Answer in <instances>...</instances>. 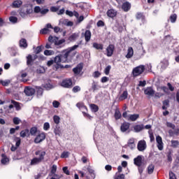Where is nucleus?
Wrapping results in <instances>:
<instances>
[{"instance_id": "29", "label": "nucleus", "mask_w": 179, "mask_h": 179, "mask_svg": "<svg viewBox=\"0 0 179 179\" xmlns=\"http://www.w3.org/2000/svg\"><path fill=\"white\" fill-rule=\"evenodd\" d=\"M139 118V114L129 115L128 121L135 122Z\"/></svg>"}, {"instance_id": "61", "label": "nucleus", "mask_w": 179, "mask_h": 179, "mask_svg": "<svg viewBox=\"0 0 179 179\" xmlns=\"http://www.w3.org/2000/svg\"><path fill=\"white\" fill-rule=\"evenodd\" d=\"M108 80H110V78L106 76H103L101 79V83H106L108 82Z\"/></svg>"}, {"instance_id": "54", "label": "nucleus", "mask_w": 179, "mask_h": 179, "mask_svg": "<svg viewBox=\"0 0 179 179\" xmlns=\"http://www.w3.org/2000/svg\"><path fill=\"white\" fill-rule=\"evenodd\" d=\"M60 120H61V118L58 115H55L53 117V120H54L55 124H59Z\"/></svg>"}, {"instance_id": "23", "label": "nucleus", "mask_w": 179, "mask_h": 179, "mask_svg": "<svg viewBox=\"0 0 179 179\" xmlns=\"http://www.w3.org/2000/svg\"><path fill=\"white\" fill-rule=\"evenodd\" d=\"M170 107V100L165 99L162 101V110H167Z\"/></svg>"}, {"instance_id": "56", "label": "nucleus", "mask_w": 179, "mask_h": 179, "mask_svg": "<svg viewBox=\"0 0 179 179\" xmlns=\"http://www.w3.org/2000/svg\"><path fill=\"white\" fill-rule=\"evenodd\" d=\"M57 39V37H53L52 36H50L48 37L49 43H55V41H56Z\"/></svg>"}, {"instance_id": "39", "label": "nucleus", "mask_w": 179, "mask_h": 179, "mask_svg": "<svg viewBox=\"0 0 179 179\" xmlns=\"http://www.w3.org/2000/svg\"><path fill=\"white\" fill-rule=\"evenodd\" d=\"M93 47L94 48H96V50H103V44L97 43H93Z\"/></svg>"}, {"instance_id": "7", "label": "nucleus", "mask_w": 179, "mask_h": 179, "mask_svg": "<svg viewBox=\"0 0 179 179\" xmlns=\"http://www.w3.org/2000/svg\"><path fill=\"white\" fill-rule=\"evenodd\" d=\"M24 93L28 96H33L36 93V90L31 87H26Z\"/></svg>"}, {"instance_id": "45", "label": "nucleus", "mask_w": 179, "mask_h": 179, "mask_svg": "<svg viewBox=\"0 0 179 179\" xmlns=\"http://www.w3.org/2000/svg\"><path fill=\"white\" fill-rule=\"evenodd\" d=\"M69 155H70L69 152H68V151H64V152H63L62 153L60 157H61L62 159H68V157H69Z\"/></svg>"}, {"instance_id": "49", "label": "nucleus", "mask_w": 179, "mask_h": 179, "mask_svg": "<svg viewBox=\"0 0 179 179\" xmlns=\"http://www.w3.org/2000/svg\"><path fill=\"white\" fill-rule=\"evenodd\" d=\"M64 43H65V39H61L58 41V38H57L55 41V45H61V44H64Z\"/></svg>"}, {"instance_id": "46", "label": "nucleus", "mask_w": 179, "mask_h": 179, "mask_svg": "<svg viewBox=\"0 0 179 179\" xmlns=\"http://www.w3.org/2000/svg\"><path fill=\"white\" fill-rule=\"evenodd\" d=\"M43 92L44 90H43V88H41V87H36L37 96H43Z\"/></svg>"}, {"instance_id": "37", "label": "nucleus", "mask_w": 179, "mask_h": 179, "mask_svg": "<svg viewBox=\"0 0 179 179\" xmlns=\"http://www.w3.org/2000/svg\"><path fill=\"white\" fill-rule=\"evenodd\" d=\"M38 129L36 127H33L29 130V135H31L32 136H36V134H37Z\"/></svg>"}, {"instance_id": "60", "label": "nucleus", "mask_w": 179, "mask_h": 179, "mask_svg": "<svg viewBox=\"0 0 179 179\" xmlns=\"http://www.w3.org/2000/svg\"><path fill=\"white\" fill-rule=\"evenodd\" d=\"M72 91L73 93H78V92H80V87L76 85L74 87H73Z\"/></svg>"}, {"instance_id": "4", "label": "nucleus", "mask_w": 179, "mask_h": 179, "mask_svg": "<svg viewBox=\"0 0 179 179\" xmlns=\"http://www.w3.org/2000/svg\"><path fill=\"white\" fill-rule=\"evenodd\" d=\"M72 80L71 78L69 79H64L61 83V86L62 87H65L66 89H71L72 88Z\"/></svg>"}, {"instance_id": "52", "label": "nucleus", "mask_w": 179, "mask_h": 179, "mask_svg": "<svg viewBox=\"0 0 179 179\" xmlns=\"http://www.w3.org/2000/svg\"><path fill=\"white\" fill-rule=\"evenodd\" d=\"M15 141L16 142L15 146L17 148H19L20 146V143H22V139H20V138H19V137H17V138H15Z\"/></svg>"}, {"instance_id": "9", "label": "nucleus", "mask_w": 179, "mask_h": 179, "mask_svg": "<svg viewBox=\"0 0 179 179\" xmlns=\"http://www.w3.org/2000/svg\"><path fill=\"white\" fill-rule=\"evenodd\" d=\"M137 149L139 152H143L146 149V141L144 140L139 141L137 145Z\"/></svg>"}, {"instance_id": "34", "label": "nucleus", "mask_w": 179, "mask_h": 179, "mask_svg": "<svg viewBox=\"0 0 179 179\" xmlns=\"http://www.w3.org/2000/svg\"><path fill=\"white\" fill-rule=\"evenodd\" d=\"M79 37V34H72L69 37V41H76V38Z\"/></svg>"}, {"instance_id": "48", "label": "nucleus", "mask_w": 179, "mask_h": 179, "mask_svg": "<svg viewBox=\"0 0 179 179\" xmlns=\"http://www.w3.org/2000/svg\"><path fill=\"white\" fill-rule=\"evenodd\" d=\"M170 20L171 23H176L177 21V14H173L170 16Z\"/></svg>"}, {"instance_id": "15", "label": "nucleus", "mask_w": 179, "mask_h": 179, "mask_svg": "<svg viewBox=\"0 0 179 179\" xmlns=\"http://www.w3.org/2000/svg\"><path fill=\"white\" fill-rule=\"evenodd\" d=\"M134 163L137 167L142 166V155H138L136 158L134 159Z\"/></svg>"}, {"instance_id": "22", "label": "nucleus", "mask_w": 179, "mask_h": 179, "mask_svg": "<svg viewBox=\"0 0 179 179\" xmlns=\"http://www.w3.org/2000/svg\"><path fill=\"white\" fill-rule=\"evenodd\" d=\"M76 107L79 108V110H85L86 111H88L87 106L85 105V103L83 102H78L76 103Z\"/></svg>"}, {"instance_id": "25", "label": "nucleus", "mask_w": 179, "mask_h": 179, "mask_svg": "<svg viewBox=\"0 0 179 179\" xmlns=\"http://www.w3.org/2000/svg\"><path fill=\"white\" fill-rule=\"evenodd\" d=\"M134 57V48L132 47H129L127 50V54L126 55V58H132Z\"/></svg>"}, {"instance_id": "36", "label": "nucleus", "mask_w": 179, "mask_h": 179, "mask_svg": "<svg viewBox=\"0 0 179 179\" xmlns=\"http://www.w3.org/2000/svg\"><path fill=\"white\" fill-rule=\"evenodd\" d=\"M90 107L92 113H97V111H99V106H97L94 103H91L90 105Z\"/></svg>"}, {"instance_id": "18", "label": "nucleus", "mask_w": 179, "mask_h": 179, "mask_svg": "<svg viewBox=\"0 0 179 179\" xmlns=\"http://www.w3.org/2000/svg\"><path fill=\"white\" fill-rule=\"evenodd\" d=\"M114 117L116 120V121H118V120H121V118L122 117V115L121 114V112L120 111L119 108H115Z\"/></svg>"}, {"instance_id": "42", "label": "nucleus", "mask_w": 179, "mask_h": 179, "mask_svg": "<svg viewBox=\"0 0 179 179\" xmlns=\"http://www.w3.org/2000/svg\"><path fill=\"white\" fill-rule=\"evenodd\" d=\"M43 48H44V46H43L42 45L36 47V49L34 50V53L40 54V52L43 51Z\"/></svg>"}, {"instance_id": "12", "label": "nucleus", "mask_w": 179, "mask_h": 179, "mask_svg": "<svg viewBox=\"0 0 179 179\" xmlns=\"http://www.w3.org/2000/svg\"><path fill=\"white\" fill-rule=\"evenodd\" d=\"M156 141H157V146L159 150H163V138H162V136H157L156 137Z\"/></svg>"}, {"instance_id": "28", "label": "nucleus", "mask_w": 179, "mask_h": 179, "mask_svg": "<svg viewBox=\"0 0 179 179\" xmlns=\"http://www.w3.org/2000/svg\"><path fill=\"white\" fill-rule=\"evenodd\" d=\"M27 41L25 38H22L20 41V47L22 48H27Z\"/></svg>"}, {"instance_id": "26", "label": "nucleus", "mask_w": 179, "mask_h": 179, "mask_svg": "<svg viewBox=\"0 0 179 179\" xmlns=\"http://www.w3.org/2000/svg\"><path fill=\"white\" fill-rule=\"evenodd\" d=\"M41 159L38 157H34L31 160L30 164L31 166H36V164H38L41 163Z\"/></svg>"}, {"instance_id": "17", "label": "nucleus", "mask_w": 179, "mask_h": 179, "mask_svg": "<svg viewBox=\"0 0 179 179\" xmlns=\"http://www.w3.org/2000/svg\"><path fill=\"white\" fill-rule=\"evenodd\" d=\"M21 138H29L30 136V130L29 129H25L22 130L20 133Z\"/></svg>"}, {"instance_id": "64", "label": "nucleus", "mask_w": 179, "mask_h": 179, "mask_svg": "<svg viewBox=\"0 0 179 179\" xmlns=\"http://www.w3.org/2000/svg\"><path fill=\"white\" fill-rule=\"evenodd\" d=\"M169 179H177L176 174L173 172H169Z\"/></svg>"}, {"instance_id": "57", "label": "nucleus", "mask_w": 179, "mask_h": 179, "mask_svg": "<svg viewBox=\"0 0 179 179\" xmlns=\"http://www.w3.org/2000/svg\"><path fill=\"white\" fill-rule=\"evenodd\" d=\"M34 13H41V8H40L38 6H35L34 8Z\"/></svg>"}, {"instance_id": "38", "label": "nucleus", "mask_w": 179, "mask_h": 179, "mask_svg": "<svg viewBox=\"0 0 179 179\" xmlns=\"http://www.w3.org/2000/svg\"><path fill=\"white\" fill-rule=\"evenodd\" d=\"M153 171H155V165L151 164L148 166V174H153Z\"/></svg>"}, {"instance_id": "41", "label": "nucleus", "mask_w": 179, "mask_h": 179, "mask_svg": "<svg viewBox=\"0 0 179 179\" xmlns=\"http://www.w3.org/2000/svg\"><path fill=\"white\" fill-rule=\"evenodd\" d=\"M57 173V165L54 164L52 166L50 169V173L49 176H52L53 174H55Z\"/></svg>"}, {"instance_id": "13", "label": "nucleus", "mask_w": 179, "mask_h": 179, "mask_svg": "<svg viewBox=\"0 0 179 179\" xmlns=\"http://www.w3.org/2000/svg\"><path fill=\"white\" fill-rule=\"evenodd\" d=\"M131 3L125 1L122 4V9L124 12H129L131 10Z\"/></svg>"}, {"instance_id": "51", "label": "nucleus", "mask_w": 179, "mask_h": 179, "mask_svg": "<svg viewBox=\"0 0 179 179\" xmlns=\"http://www.w3.org/2000/svg\"><path fill=\"white\" fill-rule=\"evenodd\" d=\"M22 120H20V119H19V117H14L13 119V124H15V125H19L20 124Z\"/></svg>"}, {"instance_id": "50", "label": "nucleus", "mask_w": 179, "mask_h": 179, "mask_svg": "<svg viewBox=\"0 0 179 179\" xmlns=\"http://www.w3.org/2000/svg\"><path fill=\"white\" fill-rule=\"evenodd\" d=\"M110 71H111V66H107L104 69L105 75H110Z\"/></svg>"}, {"instance_id": "8", "label": "nucleus", "mask_w": 179, "mask_h": 179, "mask_svg": "<svg viewBox=\"0 0 179 179\" xmlns=\"http://www.w3.org/2000/svg\"><path fill=\"white\" fill-rule=\"evenodd\" d=\"M114 50H115V46L113 44H110L106 48L107 57H113V54H114Z\"/></svg>"}, {"instance_id": "16", "label": "nucleus", "mask_w": 179, "mask_h": 179, "mask_svg": "<svg viewBox=\"0 0 179 179\" xmlns=\"http://www.w3.org/2000/svg\"><path fill=\"white\" fill-rule=\"evenodd\" d=\"M144 94L147 96H155V90H153V87H148L144 90Z\"/></svg>"}, {"instance_id": "24", "label": "nucleus", "mask_w": 179, "mask_h": 179, "mask_svg": "<svg viewBox=\"0 0 179 179\" xmlns=\"http://www.w3.org/2000/svg\"><path fill=\"white\" fill-rule=\"evenodd\" d=\"M91 89H92V92H96V90H99V89H100L99 83H97L96 81H93L92 83Z\"/></svg>"}, {"instance_id": "6", "label": "nucleus", "mask_w": 179, "mask_h": 179, "mask_svg": "<svg viewBox=\"0 0 179 179\" xmlns=\"http://www.w3.org/2000/svg\"><path fill=\"white\" fill-rule=\"evenodd\" d=\"M46 135L44 132H42L36 136V137L34 138V143H41L43 141L45 140Z\"/></svg>"}, {"instance_id": "11", "label": "nucleus", "mask_w": 179, "mask_h": 179, "mask_svg": "<svg viewBox=\"0 0 179 179\" xmlns=\"http://www.w3.org/2000/svg\"><path fill=\"white\" fill-rule=\"evenodd\" d=\"M131 124L128 122H124L120 126V131L121 132H127L128 129H129V127Z\"/></svg>"}, {"instance_id": "21", "label": "nucleus", "mask_w": 179, "mask_h": 179, "mask_svg": "<svg viewBox=\"0 0 179 179\" xmlns=\"http://www.w3.org/2000/svg\"><path fill=\"white\" fill-rule=\"evenodd\" d=\"M85 38L86 43H89L90 41V38H92V32L90 30H86L85 32Z\"/></svg>"}, {"instance_id": "32", "label": "nucleus", "mask_w": 179, "mask_h": 179, "mask_svg": "<svg viewBox=\"0 0 179 179\" xmlns=\"http://www.w3.org/2000/svg\"><path fill=\"white\" fill-rule=\"evenodd\" d=\"M136 19H137V20H145V15L143 14V13H137L136 14Z\"/></svg>"}, {"instance_id": "27", "label": "nucleus", "mask_w": 179, "mask_h": 179, "mask_svg": "<svg viewBox=\"0 0 179 179\" xmlns=\"http://www.w3.org/2000/svg\"><path fill=\"white\" fill-rule=\"evenodd\" d=\"M128 99V91H124L122 94L120 96L119 100L122 101V100H127Z\"/></svg>"}, {"instance_id": "55", "label": "nucleus", "mask_w": 179, "mask_h": 179, "mask_svg": "<svg viewBox=\"0 0 179 179\" xmlns=\"http://www.w3.org/2000/svg\"><path fill=\"white\" fill-rule=\"evenodd\" d=\"M172 148H177L179 145L178 141L172 140L171 141Z\"/></svg>"}, {"instance_id": "2", "label": "nucleus", "mask_w": 179, "mask_h": 179, "mask_svg": "<svg viewBox=\"0 0 179 179\" xmlns=\"http://www.w3.org/2000/svg\"><path fill=\"white\" fill-rule=\"evenodd\" d=\"M145 72V66L140 65L136 67H135L132 71V74L134 78H136L137 76H139L142 75Z\"/></svg>"}, {"instance_id": "30", "label": "nucleus", "mask_w": 179, "mask_h": 179, "mask_svg": "<svg viewBox=\"0 0 179 179\" xmlns=\"http://www.w3.org/2000/svg\"><path fill=\"white\" fill-rule=\"evenodd\" d=\"M127 146L130 148V149H134L135 148V140L134 138H130L127 143Z\"/></svg>"}, {"instance_id": "35", "label": "nucleus", "mask_w": 179, "mask_h": 179, "mask_svg": "<svg viewBox=\"0 0 179 179\" xmlns=\"http://www.w3.org/2000/svg\"><path fill=\"white\" fill-rule=\"evenodd\" d=\"M1 157H2L1 160V164H6V163H8L9 158H7L6 155L2 154Z\"/></svg>"}, {"instance_id": "59", "label": "nucleus", "mask_w": 179, "mask_h": 179, "mask_svg": "<svg viewBox=\"0 0 179 179\" xmlns=\"http://www.w3.org/2000/svg\"><path fill=\"white\" fill-rule=\"evenodd\" d=\"M48 31H50L48 28H43L40 31V33L41 34H48Z\"/></svg>"}, {"instance_id": "33", "label": "nucleus", "mask_w": 179, "mask_h": 179, "mask_svg": "<svg viewBox=\"0 0 179 179\" xmlns=\"http://www.w3.org/2000/svg\"><path fill=\"white\" fill-rule=\"evenodd\" d=\"M22 1L20 0H16L13 2V8H20L22 6Z\"/></svg>"}, {"instance_id": "10", "label": "nucleus", "mask_w": 179, "mask_h": 179, "mask_svg": "<svg viewBox=\"0 0 179 179\" xmlns=\"http://www.w3.org/2000/svg\"><path fill=\"white\" fill-rule=\"evenodd\" d=\"M83 70V63L78 64L76 67L73 69V72L76 75H79Z\"/></svg>"}, {"instance_id": "19", "label": "nucleus", "mask_w": 179, "mask_h": 179, "mask_svg": "<svg viewBox=\"0 0 179 179\" xmlns=\"http://www.w3.org/2000/svg\"><path fill=\"white\" fill-rule=\"evenodd\" d=\"M134 132H141L145 129V126L143 124H136L133 127Z\"/></svg>"}, {"instance_id": "62", "label": "nucleus", "mask_w": 179, "mask_h": 179, "mask_svg": "<svg viewBox=\"0 0 179 179\" xmlns=\"http://www.w3.org/2000/svg\"><path fill=\"white\" fill-rule=\"evenodd\" d=\"M43 129L44 131H48L50 129V123L45 122L43 124Z\"/></svg>"}, {"instance_id": "40", "label": "nucleus", "mask_w": 179, "mask_h": 179, "mask_svg": "<svg viewBox=\"0 0 179 179\" xmlns=\"http://www.w3.org/2000/svg\"><path fill=\"white\" fill-rule=\"evenodd\" d=\"M114 179H125V175L124 173L118 174L117 173H115Z\"/></svg>"}, {"instance_id": "53", "label": "nucleus", "mask_w": 179, "mask_h": 179, "mask_svg": "<svg viewBox=\"0 0 179 179\" xmlns=\"http://www.w3.org/2000/svg\"><path fill=\"white\" fill-rule=\"evenodd\" d=\"M9 20H10V22H11V23H17V17H15V16H10L9 17Z\"/></svg>"}, {"instance_id": "3", "label": "nucleus", "mask_w": 179, "mask_h": 179, "mask_svg": "<svg viewBox=\"0 0 179 179\" xmlns=\"http://www.w3.org/2000/svg\"><path fill=\"white\" fill-rule=\"evenodd\" d=\"M38 56L37 55H28L27 56V65L29 68H33V65H34V60L37 59Z\"/></svg>"}, {"instance_id": "44", "label": "nucleus", "mask_w": 179, "mask_h": 179, "mask_svg": "<svg viewBox=\"0 0 179 179\" xmlns=\"http://www.w3.org/2000/svg\"><path fill=\"white\" fill-rule=\"evenodd\" d=\"M0 83L1 85H2V86H9V85L10 84V80H0Z\"/></svg>"}, {"instance_id": "1", "label": "nucleus", "mask_w": 179, "mask_h": 179, "mask_svg": "<svg viewBox=\"0 0 179 179\" xmlns=\"http://www.w3.org/2000/svg\"><path fill=\"white\" fill-rule=\"evenodd\" d=\"M79 48V45H74L73 46L69 48L67 50H64L61 54H59L60 59H62V62L64 64L65 62H68V57L71 54V51H75L76 48Z\"/></svg>"}, {"instance_id": "5", "label": "nucleus", "mask_w": 179, "mask_h": 179, "mask_svg": "<svg viewBox=\"0 0 179 179\" xmlns=\"http://www.w3.org/2000/svg\"><path fill=\"white\" fill-rule=\"evenodd\" d=\"M55 64V65L53 66V68H55V69H59V68H64V66L61 65V62H62V60L61 59V57L59 55L56 56L54 58Z\"/></svg>"}, {"instance_id": "14", "label": "nucleus", "mask_w": 179, "mask_h": 179, "mask_svg": "<svg viewBox=\"0 0 179 179\" xmlns=\"http://www.w3.org/2000/svg\"><path fill=\"white\" fill-rule=\"evenodd\" d=\"M35 155H36V156H39L37 158L40 159L41 161L43 162V160H44V157H45L46 152H45V151L37 150L35 152Z\"/></svg>"}, {"instance_id": "47", "label": "nucleus", "mask_w": 179, "mask_h": 179, "mask_svg": "<svg viewBox=\"0 0 179 179\" xmlns=\"http://www.w3.org/2000/svg\"><path fill=\"white\" fill-rule=\"evenodd\" d=\"M43 53H44V55H46L47 57L50 55H54V54H55L54 50H45Z\"/></svg>"}, {"instance_id": "63", "label": "nucleus", "mask_w": 179, "mask_h": 179, "mask_svg": "<svg viewBox=\"0 0 179 179\" xmlns=\"http://www.w3.org/2000/svg\"><path fill=\"white\" fill-rule=\"evenodd\" d=\"M59 104H61L58 101H53L52 106L55 108H58L59 107Z\"/></svg>"}, {"instance_id": "20", "label": "nucleus", "mask_w": 179, "mask_h": 179, "mask_svg": "<svg viewBox=\"0 0 179 179\" xmlns=\"http://www.w3.org/2000/svg\"><path fill=\"white\" fill-rule=\"evenodd\" d=\"M106 15L108 17H115L117 16V11L114 9H110L107 11Z\"/></svg>"}, {"instance_id": "58", "label": "nucleus", "mask_w": 179, "mask_h": 179, "mask_svg": "<svg viewBox=\"0 0 179 179\" xmlns=\"http://www.w3.org/2000/svg\"><path fill=\"white\" fill-rule=\"evenodd\" d=\"M138 86L139 87H145V86H146V80L139 81V83H138Z\"/></svg>"}, {"instance_id": "31", "label": "nucleus", "mask_w": 179, "mask_h": 179, "mask_svg": "<svg viewBox=\"0 0 179 179\" xmlns=\"http://www.w3.org/2000/svg\"><path fill=\"white\" fill-rule=\"evenodd\" d=\"M11 103L12 104H13L17 111H20V110L22 109V107H20V103L19 102L15 100H11Z\"/></svg>"}, {"instance_id": "43", "label": "nucleus", "mask_w": 179, "mask_h": 179, "mask_svg": "<svg viewBox=\"0 0 179 179\" xmlns=\"http://www.w3.org/2000/svg\"><path fill=\"white\" fill-rule=\"evenodd\" d=\"M54 134L55 135H57V136H61L62 133H61V127H55V130H54Z\"/></svg>"}]
</instances>
